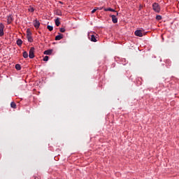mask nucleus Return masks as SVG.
Instances as JSON below:
<instances>
[{"mask_svg": "<svg viewBox=\"0 0 179 179\" xmlns=\"http://www.w3.org/2000/svg\"><path fill=\"white\" fill-rule=\"evenodd\" d=\"M152 9L155 10V12H160V6L157 3H154L152 4Z\"/></svg>", "mask_w": 179, "mask_h": 179, "instance_id": "f257e3e1", "label": "nucleus"}, {"mask_svg": "<svg viewBox=\"0 0 179 179\" xmlns=\"http://www.w3.org/2000/svg\"><path fill=\"white\" fill-rule=\"evenodd\" d=\"M88 38H89V40H90V41H92L93 43L97 42V38L96 37V36H94L93 34H89Z\"/></svg>", "mask_w": 179, "mask_h": 179, "instance_id": "f03ea898", "label": "nucleus"}, {"mask_svg": "<svg viewBox=\"0 0 179 179\" xmlns=\"http://www.w3.org/2000/svg\"><path fill=\"white\" fill-rule=\"evenodd\" d=\"M29 57L31 59H33V58H34V47H31L29 50Z\"/></svg>", "mask_w": 179, "mask_h": 179, "instance_id": "7ed1b4c3", "label": "nucleus"}, {"mask_svg": "<svg viewBox=\"0 0 179 179\" xmlns=\"http://www.w3.org/2000/svg\"><path fill=\"white\" fill-rule=\"evenodd\" d=\"M135 36L137 37H143V34L142 33V30L138 29L134 32Z\"/></svg>", "mask_w": 179, "mask_h": 179, "instance_id": "20e7f679", "label": "nucleus"}, {"mask_svg": "<svg viewBox=\"0 0 179 179\" xmlns=\"http://www.w3.org/2000/svg\"><path fill=\"white\" fill-rule=\"evenodd\" d=\"M5 29V25L3 24H0V37H2L4 34L3 29Z\"/></svg>", "mask_w": 179, "mask_h": 179, "instance_id": "39448f33", "label": "nucleus"}, {"mask_svg": "<svg viewBox=\"0 0 179 179\" xmlns=\"http://www.w3.org/2000/svg\"><path fill=\"white\" fill-rule=\"evenodd\" d=\"M34 26L35 29H38L40 27V21L35 20L34 21Z\"/></svg>", "mask_w": 179, "mask_h": 179, "instance_id": "423d86ee", "label": "nucleus"}, {"mask_svg": "<svg viewBox=\"0 0 179 179\" xmlns=\"http://www.w3.org/2000/svg\"><path fill=\"white\" fill-rule=\"evenodd\" d=\"M110 17H112L113 23H118V18H117L116 15H112Z\"/></svg>", "mask_w": 179, "mask_h": 179, "instance_id": "0eeeda50", "label": "nucleus"}, {"mask_svg": "<svg viewBox=\"0 0 179 179\" xmlns=\"http://www.w3.org/2000/svg\"><path fill=\"white\" fill-rule=\"evenodd\" d=\"M62 38H64V35L62 34H60V33H59V35L55 36V40L56 41L62 40Z\"/></svg>", "mask_w": 179, "mask_h": 179, "instance_id": "6e6552de", "label": "nucleus"}, {"mask_svg": "<svg viewBox=\"0 0 179 179\" xmlns=\"http://www.w3.org/2000/svg\"><path fill=\"white\" fill-rule=\"evenodd\" d=\"M12 22H13V17L12 15H8L7 18V23L10 24Z\"/></svg>", "mask_w": 179, "mask_h": 179, "instance_id": "1a4fd4ad", "label": "nucleus"}, {"mask_svg": "<svg viewBox=\"0 0 179 179\" xmlns=\"http://www.w3.org/2000/svg\"><path fill=\"white\" fill-rule=\"evenodd\" d=\"M55 13L57 15V16H62V11H61L59 9L55 10Z\"/></svg>", "mask_w": 179, "mask_h": 179, "instance_id": "9d476101", "label": "nucleus"}, {"mask_svg": "<svg viewBox=\"0 0 179 179\" xmlns=\"http://www.w3.org/2000/svg\"><path fill=\"white\" fill-rule=\"evenodd\" d=\"M43 54H45V55H51V54H52V50H47Z\"/></svg>", "mask_w": 179, "mask_h": 179, "instance_id": "9b49d317", "label": "nucleus"}, {"mask_svg": "<svg viewBox=\"0 0 179 179\" xmlns=\"http://www.w3.org/2000/svg\"><path fill=\"white\" fill-rule=\"evenodd\" d=\"M56 26L58 27L61 24V22H59V18H57L55 21Z\"/></svg>", "mask_w": 179, "mask_h": 179, "instance_id": "f8f14e48", "label": "nucleus"}, {"mask_svg": "<svg viewBox=\"0 0 179 179\" xmlns=\"http://www.w3.org/2000/svg\"><path fill=\"white\" fill-rule=\"evenodd\" d=\"M104 10H105V12H108V10H109L110 12H115V9H113V8H104Z\"/></svg>", "mask_w": 179, "mask_h": 179, "instance_id": "ddd939ff", "label": "nucleus"}, {"mask_svg": "<svg viewBox=\"0 0 179 179\" xmlns=\"http://www.w3.org/2000/svg\"><path fill=\"white\" fill-rule=\"evenodd\" d=\"M17 44L18 45H22V44H23V41H22V39H20V38H18V39L17 40Z\"/></svg>", "mask_w": 179, "mask_h": 179, "instance_id": "4468645a", "label": "nucleus"}, {"mask_svg": "<svg viewBox=\"0 0 179 179\" xmlns=\"http://www.w3.org/2000/svg\"><path fill=\"white\" fill-rule=\"evenodd\" d=\"M22 55L24 58H29V53L26 51L23 52Z\"/></svg>", "mask_w": 179, "mask_h": 179, "instance_id": "2eb2a0df", "label": "nucleus"}, {"mask_svg": "<svg viewBox=\"0 0 179 179\" xmlns=\"http://www.w3.org/2000/svg\"><path fill=\"white\" fill-rule=\"evenodd\" d=\"M15 69H17V71H20V69H22V66H20V64H17L15 65Z\"/></svg>", "mask_w": 179, "mask_h": 179, "instance_id": "dca6fc26", "label": "nucleus"}, {"mask_svg": "<svg viewBox=\"0 0 179 179\" xmlns=\"http://www.w3.org/2000/svg\"><path fill=\"white\" fill-rule=\"evenodd\" d=\"M47 29H48L49 31H52V30H54V27L51 25H48Z\"/></svg>", "mask_w": 179, "mask_h": 179, "instance_id": "f3484780", "label": "nucleus"}, {"mask_svg": "<svg viewBox=\"0 0 179 179\" xmlns=\"http://www.w3.org/2000/svg\"><path fill=\"white\" fill-rule=\"evenodd\" d=\"M27 40L29 43H33V37L31 36H27Z\"/></svg>", "mask_w": 179, "mask_h": 179, "instance_id": "a211bd4d", "label": "nucleus"}, {"mask_svg": "<svg viewBox=\"0 0 179 179\" xmlns=\"http://www.w3.org/2000/svg\"><path fill=\"white\" fill-rule=\"evenodd\" d=\"M31 36V31H30V29L27 30V37Z\"/></svg>", "mask_w": 179, "mask_h": 179, "instance_id": "6ab92c4d", "label": "nucleus"}, {"mask_svg": "<svg viewBox=\"0 0 179 179\" xmlns=\"http://www.w3.org/2000/svg\"><path fill=\"white\" fill-rule=\"evenodd\" d=\"M10 107L12 108H16V103L15 102H11Z\"/></svg>", "mask_w": 179, "mask_h": 179, "instance_id": "aec40b11", "label": "nucleus"}, {"mask_svg": "<svg viewBox=\"0 0 179 179\" xmlns=\"http://www.w3.org/2000/svg\"><path fill=\"white\" fill-rule=\"evenodd\" d=\"M156 19H157V20H162V17H161V15H157V16H156Z\"/></svg>", "mask_w": 179, "mask_h": 179, "instance_id": "412c9836", "label": "nucleus"}, {"mask_svg": "<svg viewBox=\"0 0 179 179\" xmlns=\"http://www.w3.org/2000/svg\"><path fill=\"white\" fill-rule=\"evenodd\" d=\"M61 33H65V28H60Z\"/></svg>", "mask_w": 179, "mask_h": 179, "instance_id": "4be33fe9", "label": "nucleus"}, {"mask_svg": "<svg viewBox=\"0 0 179 179\" xmlns=\"http://www.w3.org/2000/svg\"><path fill=\"white\" fill-rule=\"evenodd\" d=\"M48 56H45L44 58H43V61H45V62H47V61H48Z\"/></svg>", "mask_w": 179, "mask_h": 179, "instance_id": "5701e85b", "label": "nucleus"}, {"mask_svg": "<svg viewBox=\"0 0 179 179\" xmlns=\"http://www.w3.org/2000/svg\"><path fill=\"white\" fill-rule=\"evenodd\" d=\"M97 9H99V8H94V10H92V13H94L96 12V10H97Z\"/></svg>", "mask_w": 179, "mask_h": 179, "instance_id": "b1692460", "label": "nucleus"}, {"mask_svg": "<svg viewBox=\"0 0 179 179\" xmlns=\"http://www.w3.org/2000/svg\"><path fill=\"white\" fill-rule=\"evenodd\" d=\"M116 16H118V13H116Z\"/></svg>", "mask_w": 179, "mask_h": 179, "instance_id": "393cba45", "label": "nucleus"}, {"mask_svg": "<svg viewBox=\"0 0 179 179\" xmlns=\"http://www.w3.org/2000/svg\"><path fill=\"white\" fill-rule=\"evenodd\" d=\"M60 3H62V2H60Z\"/></svg>", "mask_w": 179, "mask_h": 179, "instance_id": "a878e982", "label": "nucleus"}]
</instances>
